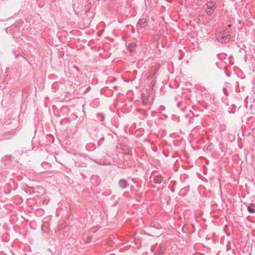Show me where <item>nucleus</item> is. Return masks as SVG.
<instances>
[{
	"label": "nucleus",
	"instance_id": "0eeeda50",
	"mask_svg": "<svg viewBox=\"0 0 255 255\" xmlns=\"http://www.w3.org/2000/svg\"><path fill=\"white\" fill-rule=\"evenodd\" d=\"M129 49L130 52H132L133 51V49L132 48H129Z\"/></svg>",
	"mask_w": 255,
	"mask_h": 255
},
{
	"label": "nucleus",
	"instance_id": "f03ea898",
	"mask_svg": "<svg viewBox=\"0 0 255 255\" xmlns=\"http://www.w3.org/2000/svg\"><path fill=\"white\" fill-rule=\"evenodd\" d=\"M207 9L206 10V13L208 15H211L214 11V6L215 2L214 1H209L207 3Z\"/></svg>",
	"mask_w": 255,
	"mask_h": 255
},
{
	"label": "nucleus",
	"instance_id": "7ed1b4c3",
	"mask_svg": "<svg viewBox=\"0 0 255 255\" xmlns=\"http://www.w3.org/2000/svg\"><path fill=\"white\" fill-rule=\"evenodd\" d=\"M249 211L251 213H254L255 212V204H250L248 208Z\"/></svg>",
	"mask_w": 255,
	"mask_h": 255
},
{
	"label": "nucleus",
	"instance_id": "f257e3e1",
	"mask_svg": "<svg viewBox=\"0 0 255 255\" xmlns=\"http://www.w3.org/2000/svg\"><path fill=\"white\" fill-rule=\"evenodd\" d=\"M229 31L227 30H224L221 33L220 37H219V41L221 43H227L230 40Z\"/></svg>",
	"mask_w": 255,
	"mask_h": 255
},
{
	"label": "nucleus",
	"instance_id": "423d86ee",
	"mask_svg": "<svg viewBox=\"0 0 255 255\" xmlns=\"http://www.w3.org/2000/svg\"><path fill=\"white\" fill-rule=\"evenodd\" d=\"M139 24H140L141 26H144V25L146 23V20L145 19H140L139 21Z\"/></svg>",
	"mask_w": 255,
	"mask_h": 255
},
{
	"label": "nucleus",
	"instance_id": "39448f33",
	"mask_svg": "<svg viewBox=\"0 0 255 255\" xmlns=\"http://www.w3.org/2000/svg\"><path fill=\"white\" fill-rule=\"evenodd\" d=\"M119 185L121 187L125 188L127 186V183L126 181L122 180L120 181Z\"/></svg>",
	"mask_w": 255,
	"mask_h": 255
},
{
	"label": "nucleus",
	"instance_id": "20e7f679",
	"mask_svg": "<svg viewBox=\"0 0 255 255\" xmlns=\"http://www.w3.org/2000/svg\"><path fill=\"white\" fill-rule=\"evenodd\" d=\"M162 179V177L161 176H157L154 178L155 183H160Z\"/></svg>",
	"mask_w": 255,
	"mask_h": 255
}]
</instances>
